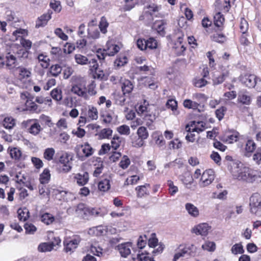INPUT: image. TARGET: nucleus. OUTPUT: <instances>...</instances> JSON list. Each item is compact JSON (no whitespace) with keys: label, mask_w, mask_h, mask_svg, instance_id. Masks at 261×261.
Wrapping results in <instances>:
<instances>
[{"label":"nucleus","mask_w":261,"mask_h":261,"mask_svg":"<svg viewBox=\"0 0 261 261\" xmlns=\"http://www.w3.org/2000/svg\"><path fill=\"white\" fill-rule=\"evenodd\" d=\"M56 35L60 38L63 40H67L68 39V36L66 35L60 28H57L55 31Z\"/></svg>","instance_id":"59"},{"label":"nucleus","mask_w":261,"mask_h":261,"mask_svg":"<svg viewBox=\"0 0 261 261\" xmlns=\"http://www.w3.org/2000/svg\"><path fill=\"white\" fill-rule=\"evenodd\" d=\"M210 228L207 223H202L193 228L191 232L195 233L196 235L206 236L208 234Z\"/></svg>","instance_id":"8"},{"label":"nucleus","mask_w":261,"mask_h":261,"mask_svg":"<svg viewBox=\"0 0 261 261\" xmlns=\"http://www.w3.org/2000/svg\"><path fill=\"white\" fill-rule=\"evenodd\" d=\"M137 135L138 137L144 140L146 139L149 135L146 127L144 126H141L138 128Z\"/></svg>","instance_id":"33"},{"label":"nucleus","mask_w":261,"mask_h":261,"mask_svg":"<svg viewBox=\"0 0 261 261\" xmlns=\"http://www.w3.org/2000/svg\"><path fill=\"white\" fill-rule=\"evenodd\" d=\"M71 91L79 96L87 98L88 96L85 91L82 90L78 85H74L72 87Z\"/></svg>","instance_id":"26"},{"label":"nucleus","mask_w":261,"mask_h":261,"mask_svg":"<svg viewBox=\"0 0 261 261\" xmlns=\"http://www.w3.org/2000/svg\"><path fill=\"white\" fill-rule=\"evenodd\" d=\"M53 247L54 244L50 243V242L42 243L39 245L38 249L39 251L43 252L50 251Z\"/></svg>","instance_id":"28"},{"label":"nucleus","mask_w":261,"mask_h":261,"mask_svg":"<svg viewBox=\"0 0 261 261\" xmlns=\"http://www.w3.org/2000/svg\"><path fill=\"white\" fill-rule=\"evenodd\" d=\"M31 160L36 168L40 169L43 167V163L39 158L32 157Z\"/></svg>","instance_id":"55"},{"label":"nucleus","mask_w":261,"mask_h":261,"mask_svg":"<svg viewBox=\"0 0 261 261\" xmlns=\"http://www.w3.org/2000/svg\"><path fill=\"white\" fill-rule=\"evenodd\" d=\"M133 88V84L128 80H124L121 86L122 91L124 95L130 93L132 91Z\"/></svg>","instance_id":"16"},{"label":"nucleus","mask_w":261,"mask_h":261,"mask_svg":"<svg viewBox=\"0 0 261 261\" xmlns=\"http://www.w3.org/2000/svg\"><path fill=\"white\" fill-rule=\"evenodd\" d=\"M62 71L61 67L58 65H52L50 68V72L54 76H57Z\"/></svg>","instance_id":"44"},{"label":"nucleus","mask_w":261,"mask_h":261,"mask_svg":"<svg viewBox=\"0 0 261 261\" xmlns=\"http://www.w3.org/2000/svg\"><path fill=\"white\" fill-rule=\"evenodd\" d=\"M52 14L51 11H48L47 13H45L38 17L36 22V28H39L40 27H44L45 25L48 21L51 18V14Z\"/></svg>","instance_id":"10"},{"label":"nucleus","mask_w":261,"mask_h":261,"mask_svg":"<svg viewBox=\"0 0 261 261\" xmlns=\"http://www.w3.org/2000/svg\"><path fill=\"white\" fill-rule=\"evenodd\" d=\"M50 178V171L49 169L45 168L40 175L39 180L42 185L47 184Z\"/></svg>","instance_id":"18"},{"label":"nucleus","mask_w":261,"mask_h":261,"mask_svg":"<svg viewBox=\"0 0 261 261\" xmlns=\"http://www.w3.org/2000/svg\"><path fill=\"white\" fill-rule=\"evenodd\" d=\"M93 77L94 79L97 78L101 80H107L108 79V76L103 73V71L98 69L94 72Z\"/></svg>","instance_id":"45"},{"label":"nucleus","mask_w":261,"mask_h":261,"mask_svg":"<svg viewBox=\"0 0 261 261\" xmlns=\"http://www.w3.org/2000/svg\"><path fill=\"white\" fill-rule=\"evenodd\" d=\"M151 236V238L148 240V245L150 247L154 248L158 245V240L155 233H152Z\"/></svg>","instance_id":"51"},{"label":"nucleus","mask_w":261,"mask_h":261,"mask_svg":"<svg viewBox=\"0 0 261 261\" xmlns=\"http://www.w3.org/2000/svg\"><path fill=\"white\" fill-rule=\"evenodd\" d=\"M98 187L101 191H108L110 188V180L107 178L101 180L98 183Z\"/></svg>","instance_id":"24"},{"label":"nucleus","mask_w":261,"mask_h":261,"mask_svg":"<svg viewBox=\"0 0 261 261\" xmlns=\"http://www.w3.org/2000/svg\"><path fill=\"white\" fill-rule=\"evenodd\" d=\"M214 172L212 169L205 171L201 177L202 186L205 187L210 185L214 179Z\"/></svg>","instance_id":"7"},{"label":"nucleus","mask_w":261,"mask_h":261,"mask_svg":"<svg viewBox=\"0 0 261 261\" xmlns=\"http://www.w3.org/2000/svg\"><path fill=\"white\" fill-rule=\"evenodd\" d=\"M213 146L215 148L221 151H224L227 149V147L225 145L217 140H214Z\"/></svg>","instance_id":"57"},{"label":"nucleus","mask_w":261,"mask_h":261,"mask_svg":"<svg viewBox=\"0 0 261 261\" xmlns=\"http://www.w3.org/2000/svg\"><path fill=\"white\" fill-rule=\"evenodd\" d=\"M238 100L243 105H249L251 103V97L245 92H240L238 94Z\"/></svg>","instance_id":"15"},{"label":"nucleus","mask_w":261,"mask_h":261,"mask_svg":"<svg viewBox=\"0 0 261 261\" xmlns=\"http://www.w3.org/2000/svg\"><path fill=\"white\" fill-rule=\"evenodd\" d=\"M150 187V186L148 184H145L144 185L137 187L136 190L137 192V197L142 198L148 196L149 195V192L148 188Z\"/></svg>","instance_id":"11"},{"label":"nucleus","mask_w":261,"mask_h":261,"mask_svg":"<svg viewBox=\"0 0 261 261\" xmlns=\"http://www.w3.org/2000/svg\"><path fill=\"white\" fill-rule=\"evenodd\" d=\"M24 227L27 233L33 234L36 231V227L32 223H26Z\"/></svg>","instance_id":"49"},{"label":"nucleus","mask_w":261,"mask_h":261,"mask_svg":"<svg viewBox=\"0 0 261 261\" xmlns=\"http://www.w3.org/2000/svg\"><path fill=\"white\" fill-rule=\"evenodd\" d=\"M18 69L19 70V75L22 78H28L30 76L31 72L27 68L22 67H18Z\"/></svg>","instance_id":"52"},{"label":"nucleus","mask_w":261,"mask_h":261,"mask_svg":"<svg viewBox=\"0 0 261 261\" xmlns=\"http://www.w3.org/2000/svg\"><path fill=\"white\" fill-rule=\"evenodd\" d=\"M88 115L89 118L92 120H96L98 118V112L97 109L92 107L90 109L88 112Z\"/></svg>","instance_id":"53"},{"label":"nucleus","mask_w":261,"mask_h":261,"mask_svg":"<svg viewBox=\"0 0 261 261\" xmlns=\"http://www.w3.org/2000/svg\"><path fill=\"white\" fill-rule=\"evenodd\" d=\"M88 64L89 65L90 69L92 72L98 70V64L97 63V60L96 58L90 59Z\"/></svg>","instance_id":"46"},{"label":"nucleus","mask_w":261,"mask_h":261,"mask_svg":"<svg viewBox=\"0 0 261 261\" xmlns=\"http://www.w3.org/2000/svg\"><path fill=\"white\" fill-rule=\"evenodd\" d=\"M231 251L234 254H242L244 252V250L241 244H236L231 247Z\"/></svg>","instance_id":"38"},{"label":"nucleus","mask_w":261,"mask_h":261,"mask_svg":"<svg viewBox=\"0 0 261 261\" xmlns=\"http://www.w3.org/2000/svg\"><path fill=\"white\" fill-rule=\"evenodd\" d=\"M130 161L129 159L126 155H124L122 160L119 163V166L123 169H126L130 165Z\"/></svg>","instance_id":"47"},{"label":"nucleus","mask_w":261,"mask_h":261,"mask_svg":"<svg viewBox=\"0 0 261 261\" xmlns=\"http://www.w3.org/2000/svg\"><path fill=\"white\" fill-rule=\"evenodd\" d=\"M214 19L215 25L218 28L221 27L224 21V18L220 12L216 13Z\"/></svg>","instance_id":"30"},{"label":"nucleus","mask_w":261,"mask_h":261,"mask_svg":"<svg viewBox=\"0 0 261 261\" xmlns=\"http://www.w3.org/2000/svg\"><path fill=\"white\" fill-rule=\"evenodd\" d=\"M166 22L163 20L156 21L154 23V27L160 33L164 34L165 25Z\"/></svg>","instance_id":"34"},{"label":"nucleus","mask_w":261,"mask_h":261,"mask_svg":"<svg viewBox=\"0 0 261 261\" xmlns=\"http://www.w3.org/2000/svg\"><path fill=\"white\" fill-rule=\"evenodd\" d=\"M181 147V143L178 139H175L170 142L169 148L170 149H178Z\"/></svg>","instance_id":"62"},{"label":"nucleus","mask_w":261,"mask_h":261,"mask_svg":"<svg viewBox=\"0 0 261 261\" xmlns=\"http://www.w3.org/2000/svg\"><path fill=\"white\" fill-rule=\"evenodd\" d=\"M185 208L190 216L193 217H197L199 216V210L194 204L187 203L185 205Z\"/></svg>","instance_id":"14"},{"label":"nucleus","mask_w":261,"mask_h":261,"mask_svg":"<svg viewBox=\"0 0 261 261\" xmlns=\"http://www.w3.org/2000/svg\"><path fill=\"white\" fill-rule=\"evenodd\" d=\"M34 121L35 122L30 125L29 132L31 134L37 135L42 130V128L40 125L36 122L37 121L36 119L34 120Z\"/></svg>","instance_id":"23"},{"label":"nucleus","mask_w":261,"mask_h":261,"mask_svg":"<svg viewBox=\"0 0 261 261\" xmlns=\"http://www.w3.org/2000/svg\"><path fill=\"white\" fill-rule=\"evenodd\" d=\"M119 47L117 45H114L111 46L107 50L99 49L97 50V58L99 60L100 62L105 60L107 56H113L119 50Z\"/></svg>","instance_id":"4"},{"label":"nucleus","mask_w":261,"mask_h":261,"mask_svg":"<svg viewBox=\"0 0 261 261\" xmlns=\"http://www.w3.org/2000/svg\"><path fill=\"white\" fill-rule=\"evenodd\" d=\"M9 56H6V60L5 61V66L8 67L9 68H11L13 67L15 63L16 59V57L12 55L8 54Z\"/></svg>","instance_id":"31"},{"label":"nucleus","mask_w":261,"mask_h":261,"mask_svg":"<svg viewBox=\"0 0 261 261\" xmlns=\"http://www.w3.org/2000/svg\"><path fill=\"white\" fill-rule=\"evenodd\" d=\"M230 173L233 179L248 182H253L257 178L253 171L244 167L242 164L238 166L237 164L232 163L230 165Z\"/></svg>","instance_id":"1"},{"label":"nucleus","mask_w":261,"mask_h":261,"mask_svg":"<svg viewBox=\"0 0 261 261\" xmlns=\"http://www.w3.org/2000/svg\"><path fill=\"white\" fill-rule=\"evenodd\" d=\"M226 108L224 107H221L219 109L216 110L215 114L219 120L220 121L223 118L225 112L226 111Z\"/></svg>","instance_id":"50"},{"label":"nucleus","mask_w":261,"mask_h":261,"mask_svg":"<svg viewBox=\"0 0 261 261\" xmlns=\"http://www.w3.org/2000/svg\"><path fill=\"white\" fill-rule=\"evenodd\" d=\"M228 71L226 70L223 71L220 75L214 77L213 79V85H217L222 83L228 76Z\"/></svg>","instance_id":"17"},{"label":"nucleus","mask_w":261,"mask_h":261,"mask_svg":"<svg viewBox=\"0 0 261 261\" xmlns=\"http://www.w3.org/2000/svg\"><path fill=\"white\" fill-rule=\"evenodd\" d=\"M10 154L11 155V157L12 159H14L15 160H18L19 159L21 155V152L19 149H18L17 148H13L11 149L10 151Z\"/></svg>","instance_id":"48"},{"label":"nucleus","mask_w":261,"mask_h":261,"mask_svg":"<svg viewBox=\"0 0 261 261\" xmlns=\"http://www.w3.org/2000/svg\"><path fill=\"white\" fill-rule=\"evenodd\" d=\"M195 121L191 122L190 126L194 127L193 128H191L190 127L189 124H187L186 126V129H187V131L188 132V134L186 136V139L188 141L193 142L195 141V134L192 133V132H196L199 133L203 130V129L199 128L196 126H195Z\"/></svg>","instance_id":"5"},{"label":"nucleus","mask_w":261,"mask_h":261,"mask_svg":"<svg viewBox=\"0 0 261 261\" xmlns=\"http://www.w3.org/2000/svg\"><path fill=\"white\" fill-rule=\"evenodd\" d=\"M79 147L82 148V151L85 157L87 158L93 154L94 150L88 143L86 142L84 145H80Z\"/></svg>","instance_id":"19"},{"label":"nucleus","mask_w":261,"mask_h":261,"mask_svg":"<svg viewBox=\"0 0 261 261\" xmlns=\"http://www.w3.org/2000/svg\"><path fill=\"white\" fill-rule=\"evenodd\" d=\"M20 44L27 50H29L32 47V42L29 40L22 38Z\"/></svg>","instance_id":"64"},{"label":"nucleus","mask_w":261,"mask_h":261,"mask_svg":"<svg viewBox=\"0 0 261 261\" xmlns=\"http://www.w3.org/2000/svg\"><path fill=\"white\" fill-rule=\"evenodd\" d=\"M130 243H123L118 246L119 251L122 257H126L130 254Z\"/></svg>","instance_id":"12"},{"label":"nucleus","mask_w":261,"mask_h":261,"mask_svg":"<svg viewBox=\"0 0 261 261\" xmlns=\"http://www.w3.org/2000/svg\"><path fill=\"white\" fill-rule=\"evenodd\" d=\"M166 106L169 109H171L173 111L176 110L177 103L175 100L169 99L167 101Z\"/></svg>","instance_id":"61"},{"label":"nucleus","mask_w":261,"mask_h":261,"mask_svg":"<svg viewBox=\"0 0 261 261\" xmlns=\"http://www.w3.org/2000/svg\"><path fill=\"white\" fill-rule=\"evenodd\" d=\"M253 159L258 164H260L261 161V147L257 148L256 153L253 156Z\"/></svg>","instance_id":"60"},{"label":"nucleus","mask_w":261,"mask_h":261,"mask_svg":"<svg viewBox=\"0 0 261 261\" xmlns=\"http://www.w3.org/2000/svg\"><path fill=\"white\" fill-rule=\"evenodd\" d=\"M80 240V238L79 237H75L71 240H65L64 241V245L66 252L71 251L73 249L76 248Z\"/></svg>","instance_id":"9"},{"label":"nucleus","mask_w":261,"mask_h":261,"mask_svg":"<svg viewBox=\"0 0 261 261\" xmlns=\"http://www.w3.org/2000/svg\"><path fill=\"white\" fill-rule=\"evenodd\" d=\"M75 49V46L69 43H66L65 45L64 46V48H63L64 53L65 54H70Z\"/></svg>","instance_id":"63"},{"label":"nucleus","mask_w":261,"mask_h":261,"mask_svg":"<svg viewBox=\"0 0 261 261\" xmlns=\"http://www.w3.org/2000/svg\"><path fill=\"white\" fill-rule=\"evenodd\" d=\"M146 49H155L157 48L158 43L156 41L154 38H149L148 39L146 40Z\"/></svg>","instance_id":"41"},{"label":"nucleus","mask_w":261,"mask_h":261,"mask_svg":"<svg viewBox=\"0 0 261 261\" xmlns=\"http://www.w3.org/2000/svg\"><path fill=\"white\" fill-rule=\"evenodd\" d=\"M112 130L110 128H103L99 133L100 139L109 138L112 134Z\"/></svg>","instance_id":"37"},{"label":"nucleus","mask_w":261,"mask_h":261,"mask_svg":"<svg viewBox=\"0 0 261 261\" xmlns=\"http://www.w3.org/2000/svg\"><path fill=\"white\" fill-rule=\"evenodd\" d=\"M15 120L12 117L5 118L3 125L6 128L11 129L15 125Z\"/></svg>","instance_id":"39"},{"label":"nucleus","mask_w":261,"mask_h":261,"mask_svg":"<svg viewBox=\"0 0 261 261\" xmlns=\"http://www.w3.org/2000/svg\"><path fill=\"white\" fill-rule=\"evenodd\" d=\"M250 212L255 214L257 208L261 206V197L258 193L253 194L250 198Z\"/></svg>","instance_id":"6"},{"label":"nucleus","mask_w":261,"mask_h":261,"mask_svg":"<svg viewBox=\"0 0 261 261\" xmlns=\"http://www.w3.org/2000/svg\"><path fill=\"white\" fill-rule=\"evenodd\" d=\"M73 155L71 153L65 152L59 159V162L62 164V171L64 172L70 171L72 168L71 161L73 160Z\"/></svg>","instance_id":"3"},{"label":"nucleus","mask_w":261,"mask_h":261,"mask_svg":"<svg viewBox=\"0 0 261 261\" xmlns=\"http://www.w3.org/2000/svg\"><path fill=\"white\" fill-rule=\"evenodd\" d=\"M240 81L249 88H255L256 86V90L261 91V80L254 74L241 75L240 76Z\"/></svg>","instance_id":"2"},{"label":"nucleus","mask_w":261,"mask_h":261,"mask_svg":"<svg viewBox=\"0 0 261 261\" xmlns=\"http://www.w3.org/2000/svg\"><path fill=\"white\" fill-rule=\"evenodd\" d=\"M202 248L208 251H214L216 249V244L213 242L207 241L202 245Z\"/></svg>","instance_id":"40"},{"label":"nucleus","mask_w":261,"mask_h":261,"mask_svg":"<svg viewBox=\"0 0 261 261\" xmlns=\"http://www.w3.org/2000/svg\"><path fill=\"white\" fill-rule=\"evenodd\" d=\"M191 249L190 247H185L181 249V251L176 253L174 256L173 261H176L179 257L184 256L186 254L190 256L193 255V252L189 251Z\"/></svg>","instance_id":"22"},{"label":"nucleus","mask_w":261,"mask_h":261,"mask_svg":"<svg viewBox=\"0 0 261 261\" xmlns=\"http://www.w3.org/2000/svg\"><path fill=\"white\" fill-rule=\"evenodd\" d=\"M238 133H236L234 134L229 135L227 137H223L221 138V140L224 142H228V143H232L233 141H237L238 138Z\"/></svg>","instance_id":"36"},{"label":"nucleus","mask_w":261,"mask_h":261,"mask_svg":"<svg viewBox=\"0 0 261 261\" xmlns=\"http://www.w3.org/2000/svg\"><path fill=\"white\" fill-rule=\"evenodd\" d=\"M55 153V150L53 148H47L44 152V158L47 161H51L53 159V157Z\"/></svg>","instance_id":"32"},{"label":"nucleus","mask_w":261,"mask_h":261,"mask_svg":"<svg viewBox=\"0 0 261 261\" xmlns=\"http://www.w3.org/2000/svg\"><path fill=\"white\" fill-rule=\"evenodd\" d=\"M17 54L18 58L27 59L29 54V51L24 48H21L17 51Z\"/></svg>","instance_id":"58"},{"label":"nucleus","mask_w":261,"mask_h":261,"mask_svg":"<svg viewBox=\"0 0 261 261\" xmlns=\"http://www.w3.org/2000/svg\"><path fill=\"white\" fill-rule=\"evenodd\" d=\"M211 38L213 41L220 43H223L226 40V37L222 34H214Z\"/></svg>","instance_id":"29"},{"label":"nucleus","mask_w":261,"mask_h":261,"mask_svg":"<svg viewBox=\"0 0 261 261\" xmlns=\"http://www.w3.org/2000/svg\"><path fill=\"white\" fill-rule=\"evenodd\" d=\"M256 148V144L253 140H248L246 144L245 155L247 156H250V153L254 151Z\"/></svg>","instance_id":"21"},{"label":"nucleus","mask_w":261,"mask_h":261,"mask_svg":"<svg viewBox=\"0 0 261 261\" xmlns=\"http://www.w3.org/2000/svg\"><path fill=\"white\" fill-rule=\"evenodd\" d=\"M50 95L53 99L59 101L62 98V91L61 89H55L51 92Z\"/></svg>","instance_id":"42"},{"label":"nucleus","mask_w":261,"mask_h":261,"mask_svg":"<svg viewBox=\"0 0 261 261\" xmlns=\"http://www.w3.org/2000/svg\"><path fill=\"white\" fill-rule=\"evenodd\" d=\"M248 28V24L247 21L244 18H241L240 25L241 32L243 34H245L247 32Z\"/></svg>","instance_id":"56"},{"label":"nucleus","mask_w":261,"mask_h":261,"mask_svg":"<svg viewBox=\"0 0 261 261\" xmlns=\"http://www.w3.org/2000/svg\"><path fill=\"white\" fill-rule=\"evenodd\" d=\"M89 211V207H87L83 203H80L76 206L75 211L78 215H87V212Z\"/></svg>","instance_id":"20"},{"label":"nucleus","mask_w":261,"mask_h":261,"mask_svg":"<svg viewBox=\"0 0 261 261\" xmlns=\"http://www.w3.org/2000/svg\"><path fill=\"white\" fill-rule=\"evenodd\" d=\"M18 217L21 221H25L29 217V211L27 208H19L17 211Z\"/></svg>","instance_id":"25"},{"label":"nucleus","mask_w":261,"mask_h":261,"mask_svg":"<svg viewBox=\"0 0 261 261\" xmlns=\"http://www.w3.org/2000/svg\"><path fill=\"white\" fill-rule=\"evenodd\" d=\"M109 25V23L107 22L106 17L104 16L101 18L99 24V28L100 29V31L103 34H106L107 32V29Z\"/></svg>","instance_id":"35"},{"label":"nucleus","mask_w":261,"mask_h":261,"mask_svg":"<svg viewBox=\"0 0 261 261\" xmlns=\"http://www.w3.org/2000/svg\"><path fill=\"white\" fill-rule=\"evenodd\" d=\"M75 59L77 63L81 65L88 64L90 60L86 57L81 55H76Z\"/></svg>","instance_id":"43"},{"label":"nucleus","mask_w":261,"mask_h":261,"mask_svg":"<svg viewBox=\"0 0 261 261\" xmlns=\"http://www.w3.org/2000/svg\"><path fill=\"white\" fill-rule=\"evenodd\" d=\"M75 178L79 186H84L88 181L89 174L87 172H85L83 174L78 173L75 175Z\"/></svg>","instance_id":"13"},{"label":"nucleus","mask_w":261,"mask_h":261,"mask_svg":"<svg viewBox=\"0 0 261 261\" xmlns=\"http://www.w3.org/2000/svg\"><path fill=\"white\" fill-rule=\"evenodd\" d=\"M54 220V217L50 214L46 213L41 216V221L46 225L52 223Z\"/></svg>","instance_id":"27"},{"label":"nucleus","mask_w":261,"mask_h":261,"mask_svg":"<svg viewBox=\"0 0 261 261\" xmlns=\"http://www.w3.org/2000/svg\"><path fill=\"white\" fill-rule=\"evenodd\" d=\"M117 131L121 135H127L129 134L130 129L128 126L122 125L117 128Z\"/></svg>","instance_id":"54"}]
</instances>
